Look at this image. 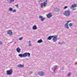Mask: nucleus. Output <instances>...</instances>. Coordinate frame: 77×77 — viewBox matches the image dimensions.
I'll return each mask as SVG.
<instances>
[{
    "mask_svg": "<svg viewBox=\"0 0 77 77\" xmlns=\"http://www.w3.org/2000/svg\"><path fill=\"white\" fill-rule=\"evenodd\" d=\"M75 9H72V11H75Z\"/></svg>",
    "mask_w": 77,
    "mask_h": 77,
    "instance_id": "29",
    "label": "nucleus"
},
{
    "mask_svg": "<svg viewBox=\"0 0 77 77\" xmlns=\"http://www.w3.org/2000/svg\"><path fill=\"white\" fill-rule=\"evenodd\" d=\"M47 16L48 18H51V17H52V14L50 13L48 14H47Z\"/></svg>",
    "mask_w": 77,
    "mask_h": 77,
    "instance_id": "11",
    "label": "nucleus"
},
{
    "mask_svg": "<svg viewBox=\"0 0 77 77\" xmlns=\"http://www.w3.org/2000/svg\"><path fill=\"white\" fill-rule=\"evenodd\" d=\"M32 29L33 30H36L37 29V27L36 25H34L32 27Z\"/></svg>",
    "mask_w": 77,
    "mask_h": 77,
    "instance_id": "14",
    "label": "nucleus"
},
{
    "mask_svg": "<svg viewBox=\"0 0 77 77\" xmlns=\"http://www.w3.org/2000/svg\"><path fill=\"white\" fill-rule=\"evenodd\" d=\"M57 36L56 35L55 36H54V38H53V42H56L57 41Z\"/></svg>",
    "mask_w": 77,
    "mask_h": 77,
    "instance_id": "6",
    "label": "nucleus"
},
{
    "mask_svg": "<svg viewBox=\"0 0 77 77\" xmlns=\"http://www.w3.org/2000/svg\"><path fill=\"white\" fill-rule=\"evenodd\" d=\"M65 43V42H59L58 43V44H61V45H62V44H64Z\"/></svg>",
    "mask_w": 77,
    "mask_h": 77,
    "instance_id": "18",
    "label": "nucleus"
},
{
    "mask_svg": "<svg viewBox=\"0 0 77 77\" xmlns=\"http://www.w3.org/2000/svg\"><path fill=\"white\" fill-rule=\"evenodd\" d=\"M71 73H68L67 75V76H68L69 77H70V76H71Z\"/></svg>",
    "mask_w": 77,
    "mask_h": 77,
    "instance_id": "19",
    "label": "nucleus"
},
{
    "mask_svg": "<svg viewBox=\"0 0 77 77\" xmlns=\"http://www.w3.org/2000/svg\"><path fill=\"white\" fill-rule=\"evenodd\" d=\"M17 51L18 53H20L21 51V49L19 48H17Z\"/></svg>",
    "mask_w": 77,
    "mask_h": 77,
    "instance_id": "15",
    "label": "nucleus"
},
{
    "mask_svg": "<svg viewBox=\"0 0 77 77\" xmlns=\"http://www.w3.org/2000/svg\"><path fill=\"white\" fill-rule=\"evenodd\" d=\"M29 43V47H32V43H31V42H30V41H29L28 42Z\"/></svg>",
    "mask_w": 77,
    "mask_h": 77,
    "instance_id": "17",
    "label": "nucleus"
},
{
    "mask_svg": "<svg viewBox=\"0 0 77 77\" xmlns=\"http://www.w3.org/2000/svg\"><path fill=\"white\" fill-rule=\"evenodd\" d=\"M47 4L48 3L44 2L43 3L41 4V6L42 8L43 6H44V7H46V6H47L46 5H47Z\"/></svg>",
    "mask_w": 77,
    "mask_h": 77,
    "instance_id": "5",
    "label": "nucleus"
},
{
    "mask_svg": "<svg viewBox=\"0 0 77 77\" xmlns=\"http://www.w3.org/2000/svg\"><path fill=\"white\" fill-rule=\"evenodd\" d=\"M63 14L64 15H65L66 17H69V15H70V11H64Z\"/></svg>",
    "mask_w": 77,
    "mask_h": 77,
    "instance_id": "2",
    "label": "nucleus"
},
{
    "mask_svg": "<svg viewBox=\"0 0 77 77\" xmlns=\"http://www.w3.org/2000/svg\"><path fill=\"white\" fill-rule=\"evenodd\" d=\"M57 66H55V68H57Z\"/></svg>",
    "mask_w": 77,
    "mask_h": 77,
    "instance_id": "31",
    "label": "nucleus"
},
{
    "mask_svg": "<svg viewBox=\"0 0 77 77\" xmlns=\"http://www.w3.org/2000/svg\"><path fill=\"white\" fill-rule=\"evenodd\" d=\"M71 21L69 20L67 22L65 25V28H66V29H69V27H68V23H69V22H71Z\"/></svg>",
    "mask_w": 77,
    "mask_h": 77,
    "instance_id": "4",
    "label": "nucleus"
},
{
    "mask_svg": "<svg viewBox=\"0 0 77 77\" xmlns=\"http://www.w3.org/2000/svg\"><path fill=\"white\" fill-rule=\"evenodd\" d=\"M39 18L42 21H44L45 19V18L42 17V16H40L39 17Z\"/></svg>",
    "mask_w": 77,
    "mask_h": 77,
    "instance_id": "8",
    "label": "nucleus"
},
{
    "mask_svg": "<svg viewBox=\"0 0 77 77\" xmlns=\"http://www.w3.org/2000/svg\"><path fill=\"white\" fill-rule=\"evenodd\" d=\"M39 2H41L42 1L41 0H39Z\"/></svg>",
    "mask_w": 77,
    "mask_h": 77,
    "instance_id": "34",
    "label": "nucleus"
},
{
    "mask_svg": "<svg viewBox=\"0 0 77 77\" xmlns=\"http://www.w3.org/2000/svg\"><path fill=\"white\" fill-rule=\"evenodd\" d=\"M2 42L0 41V45H2Z\"/></svg>",
    "mask_w": 77,
    "mask_h": 77,
    "instance_id": "28",
    "label": "nucleus"
},
{
    "mask_svg": "<svg viewBox=\"0 0 77 77\" xmlns=\"http://www.w3.org/2000/svg\"><path fill=\"white\" fill-rule=\"evenodd\" d=\"M45 2L46 3H47V2H48L47 0H46V1H45Z\"/></svg>",
    "mask_w": 77,
    "mask_h": 77,
    "instance_id": "32",
    "label": "nucleus"
},
{
    "mask_svg": "<svg viewBox=\"0 0 77 77\" xmlns=\"http://www.w3.org/2000/svg\"><path fill=\"white\" fill-rule=\"evenodd\" d=\"M66 8H67V6H65L64 7V9H66Z\"/></svg>",
    "mask_w": 77,
    "mask_h": 77,
    "instance_id": "27",
    "label": "nucleus"
},
{
    "mask_svg": "<svg viewBox=\"0 0 77 77\" xmlns=\"http://www.w3.org/2000/svg\"><path fill=\"white\" fill-rule=\"evenodd\" d=\"M13 72V71H12V69H10L9 70L7 71V74L8 75H11Z\"/></svg>",
    "mask_w": 77,
    "mask_h": 77,
    "instance_id": "3",
    "label": "nucleus"
},
{
    "mask_svg": "<svg viewBox=\"0 0 77 77\" xmlns=\"http://www.w3.org/2000/svg\"><path fill=\"white\" fill-rule=\"evenodd\" d=\"M33 73V72L30 71L29 72V74H31Z\"/></svg>",
    "mask_w": 77,
    "mask_h": 77,
    "instance_id": "24",
    "label": "nucleus"
},
{
    "mask_svg": "<svg viewBox=\"0 0 77 77\" xmlns=\"http://www.w3.org/2000/svg\"><path fill=\"white\" fill-rule=\"evenodd\" d=\"M64 69V68H63V67H62V70H63V69Z\"/></svg>",
    "mask_w": 77,
    "mask_h": 77,
    "instance_id": "33",
    "label": "nucleus"
},
{
    "mask_svg": "<svg viewBox=\"0 0 77 77\" xmlns=\"http://www.w3.org/2000/svg\"><path fill=\"white\" fill-rule=\"evenodd\" d=\"M13 1L14 2V0H13Z\"/></svg>",
    "mask_w": 77,
    "mask_h": 77,
    "instance_id": "35",
    "label": "nucleus"
},
{
    "mask_svg": "<svg viewBox=\"0 0 77 77\" xmlns=\"http://www.w3.org/2000/svg\"><path fill=\"white\" fill-rule=\"evenodd\" d=\"M37 42L38 43H41L42 42V40L41 39L39 40Z\"/></svg>",
    "mask_w": 77,
    "mask_h": 77,
    "instance_id": "16",
    "label": "nucleus"
},
{
    "mask_svg": "<svg viewBox=\"0 0 77 77\" xmlns=\"http://www.w3.org/2000/svg\"><path fill=\"white\" fill-rule=\"evenodd\" d=\"M56 71V69H55V68H54V72H55Z\"/></svg>",
    "mask_w": 77,
    "mask_h": 77,
    "instance_id": "26",
    "label": "nucleus"
},
{
    "mask_svg": "<svg viewBox=\"0 0 77 77\" xmlns=\"http://www.w3.org/2000/svg\"><path fill=\"white\" fill-rule=\"evenodd\" d=\"M18 56L21 57H25L28 56L29 57H30V54L29 52H26L23 54H20L18 55Z\"/></svg>",
    "mask_w": 77,
    "mask_h": 77,
    "instance_id": "1",
    "label": "nucleus"
},
{
    "mask_svg": "<svg viewBox=\"0 0 77 77\" xmlns=\"http://www.w3.org/2000/svg\"><path fill=\"white\" fill-rule=\"evenodd\" d=\"M17 67H19V68H23V67H24V65L20 64L18 65Z\"/></svg>",
    "mask_w": 77,
    "mask_h": 77,
    "instance_id": "13",
    "label": "nucleus"
},
{
    "mask_svg": "<svg viewBox=\"0 0 77 77\" xmlns=\"http://www.w3.org/2000/svg\"><path fill=\"white\" fill-rule=\"evenodd\" d=\"M23 39V37H20V38H19V40H20V41H21V40H22V39Z\"/></svg>",
    "mask_w": 77,
    "mask_h": 77,
    "instance_id": "23",
    "label": "nucleus"
},
{
    "mask_svg": "<svg viewBox=\"0 0 77 77\" xmlns=\"http://www.w3.org/2000/svg\"><path fill=\"white\" fill-rule=\"evenodd\" d=\"M16 7H18V5H16Z\"/></svg>",
    "mask_w": 77,
    "mask_h": 77,
    "instance_id": "30",
    "label": "nucleus"
},
{
    "mask_svg": "<svg viewBox=\"0 0 77 77\" xmlns=\"http://www.w3.org/2000/svg\"><path fill=\"white\" fill-rule=\"evenodd\" d=\"M54 36V35H52L49 36L48 38H47L48 40H51V38H53Z\"/></svg>",
    "mask_w": 77,
    "mask_h": 77,
    "instance_id": "12",
    "label": "nucleus"
},
{
    "mask_svg": "<svg viewBox=\"0 0 77 77\" xmlns=\"http://www.w3.org/2000/svg\"><path fill=\"white\" fill-rule=\"evenodd\" d=\"M9 10L10 11H13V9L12 8H9Z\"/></svg>",
    "mask_w": 77,
    "mask_h": 77,
    "instance_id": "21",
    "label": "nucleus"
},
{
    "mask_svg": "<svg viewBox=\"0 0 77 77\" xmlns=\"http://www.w3.org/2000/svg\"><path fill=\"white\" fill-rule=\"evenodd\" d=\"M77 7V5L76 4H73L71 7V9H73L74 8H76Z\"/></svg>",
    "mask_w": 77,
    "mask_h": 77,
    "instance_id": "9",
    "label": "nucleus"
},
{
    "mask_svg": "<svg viewBox=\"0 0 77 77\" xmlns=\"http://www.w3.org/2000/svg\"><path fill=\"white\" fill-rule=\"evenodd\" d=\"M8 0L9 2H10L11 3H12V2H14L13 1V0Z\"/></svg>",
    "mask_w": 77,
    "mask_h": 77,
    "instance_id": "22",
    "label": "nucleus"
},
{
    "mask_svg": "<svg viewBox=\"0 0 77 77\" xmlns=\"http://www.w3.org/2000/svg\"><path fill=\"white\" fill-rule=\"evenodd\" d=\"M69 26H70V27H71L72 26V23H70L69 24Z\"/></svg>",
    "mask_w": 77,
    "mask_h": 77,
    "instance_id": "20",
    "label": "nucleus"
},
{
    "mask_svg": "<svg viewBox=\"0 0 77 77\" xmlns=\"http://www.w3.org/2000/svg\"><path fill=\"white\" fill-rule=\"evenodd\" d=\"M12 11L13 12H16V10H13Z\"/></svg>",
    "mask_w": 77,
    "mask_h": 77,
    "instance_id": "25",
    "label": "nucleus"
},
{
    "mask_svg": "<svg viewBox=\"0 0 77 77\" xmlns=\"http://www.w3.org/2000/svg\"><path fill=\"white\" fill-rule=\"evenodd\" d=\"M38 75L40 76H43V75H44V72H41L40 71L38 72Z\"/></svg>",
    "mask_w": 77,
    "mask_h": 77,
    "instance_id": "7",
    "label": "nucleus"
},
{
    "mask_svg": "<svg viewBox=\"0 0 77 77\" xmlns=\"http://www.w3.org/2000/svg\"><path fill=\"white\" fill-rule=\"evenodd\" d=\"M7 33L8 34V35H12V31L11 30H9L8 31Z\"/></svg>",
    "mask_w": 77,
    "mask_h": 77,
    "instance_id": "10",
    "label": "nucleus"
}]
</instances>
